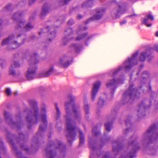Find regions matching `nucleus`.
Returning a JSON list of instances; mask_svg holds the SVG:
<instances>
[{"mask_svg": "<svg viewBox=\"0 0 158 158\" xmlns=\"http://www.w3.org/2000/svg\"><path fill=\"white\" fill-rule=\"evenodd\" d=\"M70 102H66L65 104L66 125V136L68 142L71 143L75 139L77 132L79 134L80 145L83 144L85 142V136L82 132L76 126L75 122L73 120H78L81 117V110L79 106L75 104L74 102L75 97L71 94L68 96Z\"/></svg>", "mask_w": 158, "mask_h": 158, "instance_id": "nucleus-1", "label": "nucleus"}, {"mask_svg": "<svg viewBox=\"0 0 158 158\" xmlns=\"http://www.w3.org/2000/svg\"><path fill=\"white\" fill-rule=\"evenodd\" d=\"M28 102L32 108L31 110L26 108L24 110V113L27 115L26 121L29 124L28 126V128H31L30 125L36 124L39 122L42 123L40 126L38 132L33 138V142L35 143V145H32V147L33 148L38 145V140L42 137L46 129L48 123L47 111L46 107L44 106L41 108V113H39L37 107V102L32 99L29 100Z\"/></svg>", "mask_w": 158, "mask_h": 158, "instance_id": "nucleus-2", "label": "nucleus"}, {"mask_svg": "<svg viewBox=\"0 0 158 158\" xmlns=\"http://www.w3.org/2000/svg\"><path fill=\"white\" fill-rule=\"evenodd\" d=\"M158 122L153 124L149 127V155L155 154L157 148L153 144L158 140Z\"/></svg>", "mask_w": 158, "mask_h": 158, "instance_id": "nucleus-3", "label": "nucleus"}, {"mask_svg": "<svg viewBox=\"0 0 158 158\" xmlns=\"http://www.w3.org/2000/svg\"><path fill=\"white\" fill-rule=\"evenodd\" d=\"M138 51H136L132 55L131 57H128L123 63V66H120L118 69L111 70L110 74L113 77H115L118 73L121 71L125 69L127 71L131 69L132 66L138 63L137 56L138 54Z\"/></svg>", "mask_w": 158, "mask_h": 158, "instance_id": "nucleus-4", "label": "nucleus"}, {"mask_svg": "<svg viewBox=\"0 0 158 158\" xmlns=\"http://www.w3.org/2000/svg\"><path fill=\"white\" fill-rule=\"evenodd\" d=\"M53 149L59 151L63 156L64 155L65 151V145L61 142L56 140L50 142L46 148V155L48 158H54L56 155V153L52 150Z\"/></svg>", "mask_w": 158, "mask_h": 158, "instance_id": "nucleus-5", "label": "nucleus"}, {"mask_svg": "<svg viewBox=\"0 0 158 158\" xmlns=\"http://www.w3.org/2000/svg\"><path fill=\"white\" fill-rule=\"evenodd\" d=\"M4 116L6 122L12 128L19 130L23 126V123L21 119L20 113L16 116L17 120L16 122L12 120V117L8 112L5 111L4 112Z\"/></svg>", "mask_w": 158, "mask_h": 158, "instance_id": "nucleus-6", "label": "nucleus"}, {"mask_svg": "<svg viewBox=\"0 0 158 158\" xmlns=\"http://www.w3.org/2000/svg\"><path fill=\"white\" fill-rule=\"evenodd\" d=\"M133 84L130 85L128 89L124 93L123 96V101L125 103L129 102L131 100L138 98L139 93L136 88H133Z\"/></svg>", "mask_w": 158, "mask_h": 158, "instance_id": "nucleus-7", "label": "nucleus"}, {"mask_svg": "<svg viewBox=\"0 0 158 158\" xmlns=\"http://www.w3.org/2000/svg\"><path fill=\"white\" fill-rule=\"evenodd\" d=\"M23 15V13L20 11L15 13L12 17V19L18 23V26L16 29H18L24 27V30L26 31H28L33 27V26L30 23H28L24 26L25 21L21 17Z\"/></svg>", "mask_w": 158, "mask_h": 158, "instance_id": "nucleus-8", "label": "nucleus"}, {"mask_svg": "<svg viewBox=\"0 0 158 158\" xmlns=\"http://www.w3.org/2000/svg\"><path fill=\"white\" fill-rule=\"evenodd\" d=\"M124 77L123 76H121L120 79L115 80L113 79L111 80L106 84V86L107 88H111L112 91L110 92L111 95V98L114 96V92L115 91L118 85L123 84L124 81Z\"/></svg>", "mask_w": 158, "mask_h": 158, "instance_id": "nucleus-9", "label": "nucleus"}, {"mask_svg": "<svg viewBox=\"0 0 158 158\" xmlns=\"http://www.w3.org/2000/svg\"><path fill=\"white\" fill-rule=\"evenodd\" d=\"M14 38L15 36L14 35L10 36L8 38L5 39L2 41L1 44L3 46L8 43H11V46L12 48H10V50L14 49L17 48L20 46L21 44L15 41Z\"/></svg>", "mask_w": 158, "mask_h": 158, "instance_id": "nucleus-10", "label": "nucleus"}, {"mask_svg": "<svg viewBox=\"0 0 158 158\" xmlns=\"http://www.w3.org/2000/svg\"><path fill=\"white\" fill-rule=\"evenodd\" d=\"M12 136V135L8 132L6 135V138L7 141L10 143L11 145V147L14 152L15 153L16 155L17 158H27L26 157L23 156L22 153L18 151V149L16 145L13 141V140L11 138Z\"/></svg>", "mask_w": 158, "mask_h": 158, "instance_id": "nucleus-11", "label": "nucleus"}, {"mask_svg": "<svg viewBox=\"0 0 158 158\" xmlns=\"http://www.w3.org/2000/svg\"><path fill=\"white\" fill-rule=\"evenodd\" d=\"M117 5L118 8L115 15V17L117 18L126 12L127 10V3L121 2L117 3Z\"/></svg>", "mask_w": 158, "mask_h": 158, "instance_id": "nucleus-12", "label": "nucleus"}, {"mask_svg": "<svg viewBox=\"0 0 158 158\" xmlns=\"http://www.w3.org/2000/svg\"><path fill=\"white\" fill-rule=\"evenodd\" d=\"M19 137L17 140L22 149L29 153L30 150L27 147L26 143V136L22 133H19Z\"/></svg>", "mask_w": 158, "mask_h": 158, "instance_id": "nucleus-13", "label": "nucleus"}, {"mask_svg": "<svg viewBox=\"0 0 158 158\" xmlns=\"http://www.w3.org/2000/svg\"><path fill=\"white\" fill-rule=\"evenodd\" d=\"M87 29V27L83 25H80L79 26L78 29L77 31V33L78 36L75 38V40H79L84 38L88 35V33L83 32V31L86 30Z\"/></svg>", "mask_w": 158, "mask_h": 158, "instance_id": "nucleus-14", "label": "nucleus"}, {"mask_svg": "<svg viewBox=\"0 0 158 158\" xmlns=\"http://www.w3.org/2000/svg\"><path fill=\"white\" fill-rule=\"evenodd\" d=\"M105 9L103 8H98L94 10L95 13L94 15L90 19H88L86 22V24L88 23L91 20H98L100 19L102 17Z\"/></svg>", "mask_w": 158, "mask_h": 158, "instance_id": "nucleus-15", "label": "nucleus"}, {"mask_svg": "<svg viewBox=\"0 0 158 158\" xmlns=\"http://www.w3.org/2000/svg\"><path fill=\"white\" fill-rule=\"evenodd\" d=\"M48 31L49 32L48 35V42L49 43H51L52 40L54 38L56 35V32L55 31L54 27H47L46 28L42 30L40 32H39V35H41L43 33H45L46 31Z\"/></svg>", "mask_w": 158, "mask_h": 158, "instance_id": "nucleus-16", "label": "nucleus"}, {"mask_svg": "<svg viewBox=\"0 0 158 158\" xmlns=\"http://www.w3.org/2000/svg\"><path fill=\"white\" fill-rule=\"evenodd\" d=\"M73 31L71 28H69L65 31V36L62 40V41L64 45H66L69 42L73 39V37H70L72 34Z\"/></svg>", "mask_w": 158, "mask_h": 158, "instance_id": "nucleus-17", "label": "nucleus"}, {"mask_svg": "<svg viewBox=\"0 0 158 158\" xmlns=\"http://www.w3.org/2000/svg\"><path fill=\"white\" fill-rule=\"evenodd\" d=\"M37 69L36 66H31L28 69L26 74L27 79L29 80L33 79L35 75Z\"/></svg>", "mask_w": 158, "mask_h": 158, "instance_id": "nucleus-18", "label": "nucleus"}, {"mask_svg": "<svg viewBox=\"0 0 158 158\" xmlns=\"http://www.w3.org/2000/svg\"><path fill=\"white\" fill-rule=\"evenodd\" d=\"M69 57L65 55L61 57L58 62V64L64 67H68L71 63V61L68 60Z\"/></svg>", "mask_w": 158, "mask_h": 158, "instance_id": "nucleus-19", "label": "nucleus"}, {"mask_svg": "<svg viewBox=\"0 0 158 158\" xmlns=\"http://www.w3.org/2000/svg\"><path fill=\"white\" fill-rule=\"evenodd\" d=\"M101 84V82L100 81H98L94 84L91 93V98L92 101L94 100Z\"/></svg>", "mask_w": 158, "mask_h": 158, "instance_id": "nucleus-20", "label": "nucleus"}, {"mask_svg": "<svg viewBox=\"0 0 158 158\" xmlns=\"http://www.w3.org/2000/svg\"><path fill=\"white\" fill-rule=\"evenodd\" d=\"M123 148L121 143L119 141H116L113 144V151L114 152L118 153Z\"/></svg>", "mask_w": 158, "mask_h": 158, "instance_id": "nucleus-21", "label": "nucleus"}, {"mask_svg": "<svg viewBox=\"0 0 158 158\" xmlns=\"http://www.w3.org/2000/svg\"><path fill=\"white\" fill-rule=\"evenodd\" d=\"M49 8V6L48 3H46L44 5L40 14V16L41 18L45 16L48 13Z\"/></svg>", "mask_w": 158, "mask_h": 158, "instance_id": "nucleus-22", "label": "nucleus"}, {"mask_svg": "<svg viewBox=\"0 0 158 158\" xmlns=\"http://www.w3.org/2000/svg\"><path fill=\"white\" fill-rule=\"evenodd\" d=\"M149 103H152V102L154 100V98L156 96L155 92L153 91L151 89V86L149 84Z\"/></svg>", "mask_w": 158, "mask_h": 158, "instance_id": "nucleus-23", "label": "nucleus"}, {"mask_svg": "<svg viewBox=\"0 0 158 158\" xmlns=\"http://www.w3.org/2000/svg\"><path fill=\"white\" fill-rule=\"evenodd\" d=\"M20 66L19 64L17 62L15 61L13 64H12L10 68L9 73L10 75L15 76V72L14 69V68H16Z\"/></svg>", "mask_w": 158, "mask_h": 158, "instance_id": "nucleus-24", "label": "nucleus"}, {"mask_svg": "<svg viewBox=\"0 0 158 158\" xmlns=\"http://www.w3.org/2000/svg\"><path fill=\"white\" fill-rule=\"evenodd\" d=\"M142 142L143 145H147L148 144V130H147L143 135Z\"/></svg>", "mask_w": 158, "mask_h": 158, "instance_id": "nucleus-25", "label": "nucleus"}, {"mask_svg": "<svg viewBox=\"0 0 158 158\" xmlns=\"http://www.w3.org/2000/svg\"><path fill=\"white\" fill-rule=\"evenodd\" d=\"M153 50H155L158 52V44L155 45L153 48L149 46V61L153 57L152 53H151L150 54V52L151 51L152 52Z\"/></svg>", "mask_w": 158, "mask_h": 158, "instance_id": "nucleus-26", "label": "nucleus"}, {"mask_svg": "<svg viewBox=\"0 0 158 158\" xmlns=\"http://www.w3.org/2000/svg\"><path fill=\"white\" fill-rule=\"evenodd\" d=\"M109 120H110V121L109 122H106L105 124L106 129L108 131H110L112 128V122L113 119L112 118H110L109 119Z\"/></svg>", "mask_w": 158, "mask_h": 158, "instance_id": "nucleus-27", "label": "nucleus"}, {"mask_svg": "<svg viewBox=\"0 0 158 158\" xmlns=\"http://www.w3.org/2000/svg\"><path fill=\"white\" fill-rule=\"evenodd\" d=\"M81 46L77 44H73L70 46V48L72 50L75 51L76 52H79L81 48Z\"/></svg>", "mask_w": 158, "mask_h": 158, "instance_id": "nucleus-28", "label": "nucleus"}, {"mask_svg": "<svg viewBox=\"0 0 158 158\" xmlns=\"http://www.w3.org/2000/svg\"><path fill=\"white\" fill-rule=\"evenodd\" d=\"M30 62H32L34 64L38 63L39 60L38 59V56L36 53H34L31 56V60H30Z\"/></svg>", "mask_w": 158, "mask_h": 158, "instance_id": "nucleus-29", "label": "nucleus"}, {"mask_svg": "<svg viewBox=\"0 0 158 158\" xmlns=\"http://www.w3.org/2000/svg\"><path fill=\"white\" fill-rule=\"evenodd\" d=\"M101 126V124H99L93 128L92 132L95 136H98L100 134V132L99 130Z\"/></svg>", "mask_w": 158, "mask_h": 158, "instance_id": "nucleus-30", "label": "nucleus"}, {"mask_svg": "<svg viewBox=\"0 0 158 158\" xmlns=\"http://www.w3.org/2000/svg\"><path fill=\"white\" fill-rule=\"evenodd\" d=\"M6 153V148L1 139H0V158L1 155H4Z\"/></svg>", "mask_w": 158, "mask_h": 158, "instance_id": "nucleus-31", "label": "nucleus"}, {"mask_svg": "<svg viewBox=\"0 0 158 158\" xmlns=\"http://www.w3.org/2000/svg\"><path fill=\"white\" fill-rule=\"evenodd\" d=\"M94 4L93 0H89L86 2L83 3L82 5V7L83 8L91 7Z\"/></svg>", "mask_w": 158, "mask_h": 158, "instance_id": "nucleus-32", "label": "nucleus"}, {"mask_svg": "<svg viewBox=\"0 0 158 158\" xmlns=\"http://www.w3.org/2000/svg\"><path fill=\"white\" fill-rule=\"evenodd\" d=\"M55 106L56 111V113L55 116V119L56 120L59 119L60 115V109L58 108L57 104L56 103L55 104Z\"/></svg>", "mask_w": 158, "mask_h": 158, "instance_id": "nucleus-33", "label": "nucleus"}, {"mask_svg": "<svg viewBox=\"0 0 158 158\" xmlns=\"http://www.w3.org/2000/svg\"><path fill=\"white\" fill-rule=\"evenodd\" d=\"M139 109L138 110V112L139 114V117L140 118L143 117L145 115V112H143L142 110V108L144 109V106H143L142 105H140L139 106Z\"/></svg>", "mask_w": 158, "mask_h": 158, "instance_id": "nucleus-34", "label": "nucleus"}, {"mask_svg": "<svg viewBox=\"0 0 158 158\" xmlns=\"http://www.w3.org/2000/svg\"><path fill=\"white\" fill-rule=\"evenodd\" d=\"M53 71V67H52L47 71L43 73L42 76L43 77H47L50 75L52 73Z\"/></svg>", "mask_w": 158, "mask_h": 158, "instance_id": "nucleus-35", "label": "nucleus"}, {"mask_svg": "<svg viewBox=\"0 0 158 158\" xmlns=\"http://www.w3.org/2000/svg\"><path fill=\"white\" fill-rule=\"evenodd\" d=\"M84 108L85 112V116L89 114V106L88 103L86 102H84Z\"/></svg>", "mask_w": 158, "mask_h": 158, "instance_id": "nucleus-36", "label": "nucleus"}, {"mask_svg": "<svg viewBox=\"0 0 158 158\" xmlns=\"http://www.w3.org/2000/svg\"><path fill=\"white\" fill-rule=\"evenodd\" d=\"M147 55V52H142L139 56L140 60L141 62L144 61Z\"/></svg>", "mask_w": 158, "mask_h": 158, "instance_id": "nucleus-37", "label": "nucleus"}, {"mask_svg": "<svg viewBox=\"0 0 158 158\" xmlns=\"http://www.w3.org/2000/svg\"><path fill=\"white\" fill-rule=\"evenodd\" d=\"M142 23L145 25L147 26V27H148V14H147L145 16V17L143 19Z\"/></svg>", "mask_w": 158, "mask_h": 158, "instance_id": "nucleus-38", "label": "nucleus"}, {"mask_svg": "<svg viewBox=\"0 0 158 158\" xmlns=\"http://www.w3.org/2000/svg\"><path fill=\"white\" fill-rule=\"evenodd\" d=\"M131 117L130 116H128L127 117L126 119L125 120V123L126 124V125L127 126H131V123L130 119L131 118Z\"/></svg>", "mask_w": 158, "mask_h": 158, "instance_id": "nucleus-39", "label": "nucleus"}, {"mask_svg": "<svg viewBox=\"0 0 158 158\" xmlns=\"http://www.w3.org/2000/svg\"><path fill=\"white\" fill-rule=\"evenodd\" d=\"M94 36V35H91L88 37L85 42V45L87 46L88 45V43L93 38Z\"/></svg>", "mask_w": 158, "mask_h": 158, "instance_id": "nucleus-40", "label": "nucleus"}, {"mask_svg": "<svg viewBox=\"0 0 158 158\" xmlns=\"http://www.w3.org/2000/svg\"><path fill=\"white\" fill-rule=\"evenodd\" d=\"M105 103L104 101L101 98H100L99 100V101L98 102V104L100 107H102L103 106Z\"/></svg>", "mask_w": 158, "mask_h": 158, "instance_id": "nucleus-41", "label": "nucleus"}, {"mask_svg": "<svg viewBox=\"0 0 158 158\" xmlns=\"http://www.w3.org/2000/svg\"><path fill=\"white\" fill-rule=\"evenodd\" d=\"M148 72H144L143 73L142 75V77L143 79H145L146 78L148 77Z\"/></svg>", "mask_w": 158, "mask_h": 158, "instance_id": "nucleus-42", "label": "nucleus"}, {"mask_svg": "<svg viewBox=\"0 0 158 158\" xmlns=\"http://www.w3.org/2000/svg\"><path fill=\"white\" fill-rule=\"evenodd\" d=\"M131 127L128 128H127L125 131H123V134L124 135H126L127 134L129 131H131Z\"/></svg>", "mask_w": 158, "mask_h": 158, "instance_id": "nucleus-43", "label": "nucleus"}, {"mask_svg": "<svg viewBox=\"0 0 158 158\" xmlns=\"http://www.w3.org/2000/svg\"><path fill=\"white\" fill-rule=\"evenodd\" d=\"M74 21L72 19H69L67 22V24L69 25H71L74 23Z\"/></svg>", "mask_w": 158, "mask_h": 158, "instance_id": "nucleus-44", "label": "nucleus"}, {"mask_svg": "<svg viewBox=\"0 0 158 158\" xmlns=\"http://www.w3.org/2000/svg\"><path fill=\"white\" fill-rule=\"evenodd\" d=\"M149 20H150L152 21L154 20V17L150 12H149Z\"/></svg>", "mask_w": 158, "mask_h": 158, "instance_id": "nucleus-45", "label": "nucleus"}, {"mask_svg": "<svg viewBox=\"0 0 158 158\" xmlns=\"http://www.w3.org/2000/svg\"><path fill=\"white\" fill-rule=\"evenodd\" d=\"M71 0H61V2L63 3V5L67 4Z\"/></svg>", "mask_w": 158, "mask_h": 158, "instance_id": "nucleus-46", "label": "nucleus"}, {"mask_svg": "<svg viewBox=\"0 0 158 158\" xmlns=\"http://www.w3.org/2000/svg\"><path fill=\"white\" fill-rule=\"evenodd\" d=\"M6 92L8 95H10L11 94V91L10 89L7 88L6 90Z\"/></svg>", "mask_w": 158, "mask_h": 158, "instance_id": "nucleus-47", "label": "nucleus"}, {"mask_svg": "<svg viewBox=\"0 0 158 158\" xmlns=\"http://www.w3.org/2000/svg\"><path fill=\"white\" fill-rule=\"evenodd\" d=\"M11 6L10 4H8L6 6V9L7 10H10L11 8Z\"/></svg>", "mask_w": 158, "mask_h": 158, "instance_id": "nucleus-48", "label": "nucleus"}, {"mask_svg": "<svg viewBox=\"0 0 158 158\" xmlns=\"http://www.w3.org/2000/svg\"><path fill=\"white\" fill-rule=\"evenodd\" d=\"M36 0H29V3L31 5L33 4Z\"/></svg>", "mask_w": 158, "mask_h": 158, "instance_id": "nucleus-49", "label": "nucleus"}, {"mask_svg": "<svg viewBox=\"0 0 158 158\" xmlns=\"http://www.w3.org/2000/svg\"><path fill=\"white\" fill-rule=\"evenodd\" d=\"M83 16L81 15H78L77 17V19H80L82 18Z\"/></svg>", "mask_w": 158, "mask_h": 158, "instance_id": "nucleus-50", "label": "nucleus"}, {"mask_svg": "<svg viewBox=\"0 0 158 158\" xmlns=\"http://www.w3.org/2000/svg\"><path fill=\"white\" fill-rule=\"evenodd\" d=\"M126 20H124L123 21L121 22L120 23V24L121 25H123V24L126 23Z\"/></svg>", "mask_w": 158, "mask_h": 158, "instance_id": "nucleus-51", "label": "nucleus"}, {"mask_svg": "<svg viewBox=\"0 0 158 158\" xmlns=\"http://www.w3.org/2000/svg\"><path fill=\"white\" fill-rule=\"evenodd\" d=\"M58 124L59 125V128L61 129V123H57L56 125V127H57V126L58 125Z\"/></svg>", "mask_w": 158, "mask_h": 158, "instance_id": "nucleus-52", "label": "nucleus"}, {"mask_svg": "<svg viewBox=\"0 0 158 158\" xmlns=\"http://www.w3.org/2000/svg\"><path fill=\"white\" fill-rule=\"evenodd\" d=\"M78 8V7L77 6V7H76L75 8H73L72 10L71 11H73V10H77V9Z\"/></svg>", "mask_w": 158, "mask_h": 158, "instance_id": "nucleus-53", "label": "nucleus"}, {"mask_svg": "<svg viewBox=\"0 0 158 158\" xmlns=\"http://www.w3.org/2000/svg\"><path fill=\"white\" fill-rule=\"evenodd\" d=\"M154 102L155 103L154 104L155 105H156V106H158V102L157 103H156V101L155 100L154 101Z\"/></svg>", "mask_w": 158, "mask_h": 158, "instance_id": "nucleus-54", "label": "nucleus"}, {"mask_svg": "<svg viewBox=\"0 0 158 158\" xmlns=\"http://www.w3.org/2000/svg\"><path fill=\"white\" fill-rule=\"evenodd\" d=\"M155 35L156 37H158V31H157L156 32Z\"/></svg>", "mask_w": 158, "mask_h": 158, "instance_id": "nucleus-55", "label": "nucleus"}, {"mask_svg": "<svg viewBox=\"0 0 158 158\" xmlns=\"http://www.w3.org/2000/svg\"><path fill=\"white\" fill-rule=\"evenodd\" d=\"M2 23V21L1 19H0V25Z\"/></svg>", "mask_w": 158, "mask_h": 158, "instance_id": "nucleus-56", "label": "nucleus"}, {"mask_svg": "<svg viewBox=\"0 0 158 158\" xmlns=\"http://www.w3.org/2000/svg\"><path fill=\"white\" fill-rule=\"evenodd\" d=\"M151 26H152V24H151V23H149V27H151Z\"/></svg>", "mask_w": 158, "mask_h": 158, "instance_id": "nucleus-57", "label": "nucleus"}, {"mask_svg": "<svg viewBox=\"0 0 158 158\" xmlns=\"http://www.w3.org/2000/svg\"><path fill=\"white\" fill-rule=\"evenodd\" d=\"M34 37H35V36H33V37H32V38H31V39H34Z\"/></svg>", "mask_w": 158, "mask_h": 158, "instance_id": "nucleus-58", "label": "nucleus"}, {"mask_svg": "<svg viewBox=\"0 0 158 158\" xmlns=\"http://www.w3.org/2000/svg\"><path fill=\"white\" fill-rule=\"evenodd\" d=\"M14 94H15V95H17V93L16 92H15L14 93Z\"/></svg>", "mask_w": 158, "mask_h": 158, "instance_id": "nucleus-59", "label": "nucleus"}, {"mask_svg": "<svg viewBox=\"0 0 158 158\" xmlns=\"http://www.w3.org/2000/svg\"><path fill=\"white\" fill-rule=\"evenodd\" d=\"M21 36V35H19L17 37H20Z\"/></svg>", "mask_w": 158, "mask_h": 158, "instance_id": "nucleus-60", "label": "nucleus"}, {"mask_svg": "<svg viewBox=\"0 0 158 158\" xmlns=\"http://www.w3.org/2000/svg\"><path fill=\"white\" fill-rule=\"evenodd\" d=\"M116 0H112V1H113L114 2H115Z\"/></svg>", "mask_w": 158, "mask_h": 158, "instance_id": "nucleus-61", "label": "nucleus"}, {"mask_svg": "<svg viewBox=\"0 0 158 158\" xmlns=\"http://www.w3.org/2000/svg\"><path fill=\"white\" fill-rule=\"evenodd\" d=\"M106 141V139H105V140H104V142L105 141Z\"/></svg>", "mask_w": 158, "mask_h": 158, "instance_id": "nucleus-62", "label": "nucleus"}, {"mask_svg": "<svg viewBox=\"0 0 158 158\" xmlns=\"http://www.w3.org/2000/svg\"><path fill=\"white\" fill-rule=\"evenodd\" d=\"M31 17H30V19L31 20Z\"/></svg>", "mask_w": 158, "mask_h": 158, "instance_id": "nucleus-63", "label": "nucleus"}, {"mask_svg": "<svg viewBox=\"0 0 158 158\" xmlns=\"http://www.w3.org/2000/svg\"><path fill=\"white\" fill-rule=\"evenodd\" d=\"M148 106H149V104Z\"/></svg>", "mask_w": 158, "mask_h": 158, "instance_id": "nucleus-64", "label": "nucleus"}]
</instances>
